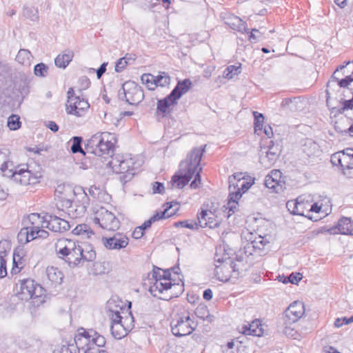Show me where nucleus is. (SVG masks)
I'll return each instance as SVG.
<instances>
[{"mask_svg": "<svg viewBox=\"0 0 353 353\" xmlns=\"http://www.w3.org/2000/svg\"><path fill=\"white\" fill-rule=\"evenodd\" d=\"M341 159H342V152H339L334 153L331 157V162L335 165H340L341 167H342V161H341Z\"/></svg>", "mask_w": 353, "mask_h": 353, "instance_id": "56", "label": "nucleus"}, {"mask_svg": "<svg viewBox=\"0 0 353 353\" xmlns=\"http://www.w3.org/2000/svg\"><path fill=\"white\" fill-rule=\"evenodd\" d=\"M57 207L72 219L83 216L89 205V199L83 192L76 194L70 187L59 185L55 190Z\"/></svg>", "mask_w": 353, "mask_h": 353, "instance_id": "2", "label": "nucleus"}, {"mask_svg": "<svg viewBox=\"0 0 353 353\" xmlns=\"http://www.w3.org/2000/svg\"><path fill=\"white\" fill-rule=\"evenodd\" d=\"M299 198L296 200L288 201L286 203V208L288 211L292 214L296 215L297 205H298Z\"/></svg>", "mask_w": 353, "mask_h": 353, "instance_id": "54", "label": "nucleus"}, {"mask_svg": "<svg viewBox=\"0 0 353 353\" xmlns=\"http://www.w3.org/2000/svg\"><path fill=\"white\" fill-rule=\"evenodd\" d=\"M67 98H68L67 103H71L72 101H74L80 97L75 96L74 91L73 88H70L67 92Z\"/></svg>", "mask_w": 353, "mask_h": 353, "instance_id": "59", "label": "nucleus"}, {"mask_svg": "<svg viewBox=\"0 0 353 353\" xmlns=\"http://www.w3.org/2000/svg\"><path fill=\"white\" fill-rule=\"evenodd\" d=\"M141 81L150 90H154L156 87V76L151 74H143L141 76Z\"/></svg>", "mask_w": 353, "mask_h": 353, "instance_id": "39", "label": "nucleus"}, {"mask_svg": "<svg viewBox=\"0 0 353 353\" xmlns=\"http://www.w3.org/2000/svg\"><path fill=\"white\" fill-rule=\"evenodd\" d=\"M117 139L114 134L103 132L92 135L88 145L92 148V152L96 155L103 156L113 151Z\"/></svg>", "mask_w": 353, "mask_h": 353, "instance_id": "8", "label": "nucleus"}, {"mask_svg": "<svg viewBox=\"0 0 353 353\" xmlns=\"http://www.w3.org/2000/svg\"><path fill=\"white\" fill-rule=\"evenodd\" d=\"M90 108V104L84 99H77L71 103H66V112L68 114L77 117H83Z\"/></svg>", "mask_w": 353, "mask_h": 353, "instance_id": "24", "label": "nucleus"}, {"mask_svg": "<svg viewBox=\"0 0 353 353\" xmlns=\"http://www.w3.org/2000/svg\"><path fill=\"white\" fill-rule=\"evenodd\" d=\"M41 174L40 172H32L30 170V166L26 165V168H17L14 171L12 168L8 170V175L7 177H12V179L17 183L22 185H28L30 184H35L39 182Z\"/></svg>", "mask_w": 353, "mask_h": 353, "instance_id": "14", "label": "nucleus"}, {"mask_svg": "<svg viewBox=\"0 0 353 353\" xmlns=\"http://www.w3.org/2000/svg\"><path fill=\"white\" fill-rule=\"evenodd\" d=\"M102 242L105 248L108 250H121L128 245L129 239L123 234L116 233L112 237H103Z\"/></svg>", "mask_w": 353, "mask_h": 353, "instance_id": "22", "label": "nucleus"}, {"mask_svg": "<svg viewBox=\"0 0 353 353\" xmlns=\"http://www.w3.org/2000/svg\"><path fill=\"white\" fill-rule=\"evenodd\" d=\"M32 58L33 57L30 50L20 49L16 57V61L21 65H30Z\"/></svg>", "mask_w": 353, "mask_h": 353, "instance_id": "36", "label": "nucleus"}, {"mask_svg": "<svg viewBox=\"0 0 353 353\" xmlns=\"http://www.w3.org/2000/svg\"><path fill=\"white\" fill-rule=\"evenodd\" d=\"M130 307L131 303H129L127 308L123 301H117L113 299H110L106 305L108 315L110 319L122 318L124 316H128V314L132 315L129 310Z\"/></svg>", "mask_w": 353, "mask_h": 353, "instance_id": "17", "label": "nucleus"}, {"mask_svg": "<svg viewBox=\"0 0 353 353\" xmlns=\"http://www.w3.org/2000/svg\"><path fill=\"white\" fill-rule=\"evenodd\" d=\"M143 232L142 228L137 227L132 232V237L135 239H139L143 236Z\"/></svg>", "mask_w": 353, "mask_h": 353, "instance_id": "62", "label": "nucleus"}, {"mask_svg": "<svg viewBox=\"0 0 353 353\" xmlns=\"http://www.w3.org/2000/svg\"><path fill=\"white\" fill-rule=\"evenodd\" d=\"M20 289L21 299L23 300L27 301L39 297L42 295V287L32 279L22 281Z\"/></svg>", "mask_w": 353, "mask_h": 353, "instance_id": "16", "label": "nucleus"}, {"mask_svg": "<svg viewBox=\"0 0 353 353\" xmlns=\"http://www.w3.org/2000/svg\"><path fill=\"white\" fill-rule=\"evenodd\" d=\"M220 223L221 221L217 219L216 216L210 211L208 213L206 227L214 229L218 228L220 225Z\"/></svg>", "mask_w": 353, "mask_h": 353, "instance_id": "47", "label": "nucleus"}, {"mask_svg": "<svg viewBox=\"0 0 353 353\" xmlns=\"http://www.w3.org/2000/svg\"><path fill=\"white\" fill-rule=\"evenodd\" d=\"M241 72V64L239 65H230L223 72V77L228 79H231L234 76L237 75Z\"/></svg>", "mask_w": 353, "mask_h": 353, "instance_id": "40", "label": "nucleus"}, {"mask_svg": "<svg viewBox=\"0 0 353 353\" xmlns=\"http://www.w3.org/2000/svg\"><path fill=\"white\" fill-rule=\"evenodd\" d=\"M25 227L18 234L20 243H26L36 239H46L49 234L44 230L48 228L47 214L41 216L38 213L30 214L24 221Z\"/></svg>", "mask_w": 353, "mask_h": 353, "instance_id": "4", "label": "nucleus"}, {"mask_svg": "<svg viewBox=\"0 0 353 353\" xmlns=\"http://www.w3.org/2000/svg\"><path fill=\"white\" fill-rule=\"evenodd\" d=\"M176 101L177 100L174 97H171L170 94L164 99L158 100L157 112L165 116L168 113L170 106L176 103Z\"/></svg>", "mask_w": 353, "mask_h": 353, "instance_id": "31", "label": "nucleus"}, {"mask_svg": "<svg viewBox=\"0 0 353 353\" xmlns=\"http://www.w3.org/2000/svg\"><path fill=\"white\" fill-rule=\"evenodd\" d=\"M353 322V316H350V318H337L334 323V325L336 327H340L343 325H347L349 323H351Z\"/></svg>", "mask_w": 353, "mask_h": 353, "instance_id": "52", "label": "nucleus"}, {"mask_svg": "<svg viewBox=\"0 0 353 353\" xmlns=\"http://www.w3.org/2000/svg\"><path fill=\"white\" fill-rule=\"evenodd\" d=\"M55 250L60 258L63 259L70 266L79 264L81 245L75 240L60 239L55 244Z\"/></svg>", "mask_w": 353, "mask_h": 353, "instance_id": "6", "label": "nucleus"}, {"mask_svg": "<svg viewBox=\"0 0 353 353\" xmlns=\"http://www.w3.org/2000/svg\"><path fill=\"white\" fill-rule=\"evenodd\" d=\"M259 321H253L249 325H243L241 328V333L245 335H252L260 336L263 334V332L261 327Z\"/></svg>", "mask_w": 353, "mask_h": 353, "instance_id": "30", "label": "nucleus"}, {"mask_svg": "<svg viewBox=\"0 0 353 353\" xmlns=\"http://www.w3.org/2000/svg\"><path fill=\"white\" fill-rule=\"evenodd\" d=\"M82 138L81 137H73L71 139L72 145L71 146V151L72 153L81 152L85 154L84 151L81 148Z\"/></svg>", "mask_w": 353, "mask_h": 353, "instance_id": "44", "label": "nucleus"}, {"mask_svg": "<svg viewBox=\"0 0 353 353\" xmlns=\"http://www.w3.org/2000/svg\"><path fill=\"white\" fill-rule=\"evenodd\" d=\"M170 83V77L168 74L163 72L156 77V85L157 86L164 87Z\"/></svg>", "mask_w": 353, "mask_h": 353, "instance_id": "43", "label": "nucleus"}, {"mask_svg": "<svg viewBox=\"0 0 353 353\" xmlns=\"http://www.w3.org/2000/svg\"><path fill=\"white\" fill-rule=\"evenodd\" d=\"M12 163L9 161L7 153L3 151H0V170L3 176L8 175V170L12 168Z\"/></svg>", "mask_w": 353, "mask_h": 353, "instance_id": "35", "label": "nucleus"}, {"mask_svg": "<svg viewBox=\"0 0 353 353\" xmlns=\"http://www.w3.org/2000/svg\"><path fill=\"white\" fill-rule=\"evenodd\" d=\"M102 269H103V266H102L101 263H100V262L94 263L93 274L97 275V274H101L104 273V271Z\"/></svg>", "mask_w": 353, "mask_h": 353, "instance_id": "64", "label": "nucleus"}, {"mask_svg": "<svg viewBox=\"0 0 353 353\" xmlns=\"http://www.w3.org/2000/svg\"><path fill=\"white\" fill-rule=\"evenodd\" d=\"M127 65L128 62L124 57L119 59L116 63L115 71L117 72H121L126 67Z\"/></svg>", "mask_w": 353, "mask_h": 353, "instance_id": "55", "label": "nucleus"}, {"mask_svg": "<svg viewBox=\"0 0 353 353\" xmlns=\"http://www.w3.org/2000/svg\"><path fill=\"white\" fill-rule=\"evenodd\" d=\"M119 97L130 105H137L143 101L144 94L138 84L134 81H128L123 84L121 90L119 92Z\"/></svg>", "mask_w": 353, "mask_h": 353, "instance_id": "13", "label": "nucleus"}, {"mask_svg": "<svg viewBox=\"0 0 353 353\" xmlns=\"http://www.w3.org/2000/svg\"><path fill=\"white\" fill-rule=\"evenodd\" d=\"M243 174L241 172L235 173L228 178L229 200L227 208L229 212L234 213L238 206V200L241 197V185L243 182Z\"/></svg>", "mask_w": 353, "mask_h": 353, "instance_id": "11", "label": "nucleus"}, {"mask_svg": "<svg viewBox=\"0 0 353 353\" xmlns=\"http://www.w3.org/2000/svg\"><path fill=\"white\" fill-rule=\"evenodd\" d=\"M265 157H261V162L265 166H271L279 157V150L278 148H274L272 141H270L268 149L265 152Z\"/></svg>", "mask_w": 353, "mask_h": 353, "instance_id": "28", "label": "nucleus"}, {"mask_svg": "<svg viewBox=\"0 0 353 353\" xmlns=\"http://www.w3.org/2000/svg\"><path fill=\"white\" fill-rule=\"evenodd\" d=\"M8 126L11 130H16L20 128V117L17 114H12L8 119Z\"/></svg>", "mask_w": 353, "mask_h": 353, "instance_id": "42", "label": "nucleus"}, {"mask_svg": "<svg viewBox=\"0 0 353 353\" xmlns=\"http://www.w3.org/2000/svg\"><path fill=\"white\" fill-rule=\"evenodd\" d=\"M78 353H108L101 349L105 344V339L93 330L81 328L74 338Z\"/></svg>", "mask_w": 353, "mask_h": 353, "instance_id": "5", "label": "nucleus"}, {"mask_svg": "<svg viewBox=\"0 0 353 353\" xmlns=\"http://www.w3.org/2000/svg\"><path fill=\"white\" fill-rule=\"evenodd\" d=\"M152 280L153 281L149 290L153 296L160 299L168 300L174 296H177V293L174 292L176 288H179V292L183 291V285L172 283L170 270L165 271L158 268L154 269Z\"/></svg>", "mask_w": 353, "mask_h": 353, "instance_id": "3", "label": "nucleus"}, {"mask_svg": "<svg viewBox=\"0 0 353 353\" xmlns=\"http://www.w3.org/2000/svg\"><path fill=\"white\" fill-rule=\"evenodd\" d=\"M350 63V61H347L345 65L338 66L328 81L326 89L327 105H330V101L331 98L339 88H347L350 83L353 81V75L348 74V72L345 71L346 66Z\"/></svg>", "mask_w": 353, "mask_h": 353, "instance_id": "7", "label": "nucleus"}, {"mask_svg": "<svg viewBox=\"0 0 353 353\" xmlns=\"http://www.w3.org/2000/svg\"><path fill=\"white\" fill-rule=\"evenodd\" d=\"M48 72V67L43 63L37 64L34 68V74L37 77H45L47 76Z\"/></svg>", "mask_w": 353, "mask_h": 353, "instance_id": "45", "label": "nucleus"}, {"mask_svg": "<svg viewBox=\"0 0 353 353\" xmlns=\"http://www.w3.org/2000/svg\"><path fill=\"white\" fill-rule=\"evenodd\" d=\"M243 182L244 183H242V184L241 185V194L247 192L252 185V183L248 181V179H245V177H243Z\"/></svg>", "mask_w": 353, "mask_h": 353, "instance_id": "63", "label": "nucleus"}, {"mask_svg": "<svg viewBox=\"0 0 353 353\" xmlns=\"http://www.w3.org/2000/svg\"><path fill=\"white\" fill-rule=\"evenodd\" d=\"M324 230L330 234H341L353 236V222L350 218L343 217L338 221L336 225Z\"/></svg>", "mask_w": 353, "mask_h": 353, "instance_id": "23", "label": "nucleus"}, {"mask_svg": "<svg viewBox=\"0 0 353 353\" xmlns=\"http://www.w3.org/2000/svg\"><path fill=\"white\" fill-rule=\"evenodd\" d=\"M72 233L75 235H82L88 239H90L94 235L93 231L85 224H79L72 230Z\"/></svg>", "mask_w": 353, "mask_h": 353, "instance_id": "37", "label": "nucleus"}, {"mask_svg": "<svg viewBox=\"0 0 353 353\" xmlns=\"http://www.w3.org/2000/svg\"><path fill=\"white\" fill-rule=\"evenodd\" d=\"M172 334L176 336H183L190 334L196 327V324L190 318L188 312L177 315L171 322Z\"/></svg>", "mask_w": 353, "mask_h": 353, "instance_id": "12", "label": "nucleus"}, {"mask_svg": "<svg viewBox=\"0 0 353 353\" xmlns=\"http://www.w3.org/2000/svg\"><path fill=\"white\" fill-rule=\"evenodd\" d=\"M210 212L209 210H202L198 214H197V221L196 225L198 229L199 228H203L206 227L207 221H208V213Z\"/></svg>", "mask_w": 353, "mask_h": 353, "instance_id": "41", "label": "nucleus"}, {"mask_svg": "<svg viewBox=\"0 0 353 353\" xmlns=\"http://www.w3.org/2000/svg\"><path fill=\"white\" fill-rule=\"evenodd\" d=\"M174 226L176 228L182 227L187 228L190 230H198L196 221L194 220H185L174 223Z\"/></svg>", "mask_w": 353, "mask_h": 353, "instance_id": "46", "label": "nucleus"}, {"mask_svg": "<svg viewBox=\"0 0 353 353\" xmlns=\"http://www.w3.org/2000/svg\"><path fill=\"white\" fill-rule=\"evenodd\" d=\"M195 314L197 317L202 319H208L210 318L208 310L205 305H199L196 308Z\"/></svg>", "mask_w": 353, "mask_h": 353, "instance_id": "50", "label": "nucleus"}, {"mask_svg": "<svg viewBox=\"0 0 353 353\" xmlns=\"http://www.w3.org/2000/svg\"><path fill=\"white\" fill-rule=\"evenodd\" d=\"M72 57L73 54L70 51L66 53L60 54L56 57L54 63L58 68H65L72 61Z\"/></svg>", "mask_w": 353, "mask_h": 353, "instance_id": "34", "label": "nucleus"}, {"mask_svg": "<svg viewBox=\"0 0 353 353\" xmlns=\"http://www.w3.org/2000/svg\"><path fill=\"white\" fill-rule=\"evenodd\" d=\"M95 224H98L103 230L115 231L120 227V222L116 216L103 207L95 206L93 208Z\"/></svg>", "mask_w": 353, "mask_h": 353, "instance_id": "10", "label": "nucleus"}, {"mask_svg": "<svg viewBox=\"0 0 353 353\" xmlns=\"http://www.w3.org/2000/svg\"><path fill=\"white\" fill-rule=\"evenodd\" d=\"M265 185L275 192H283L285 189V183L282 179V173L279 170H273L265 176Z\"/></svg>", "mask_w": 353, "mask_h": 353, "instance_id": "21", "label": "nucleus"}, {"mask_svg": "<svg viewBox=\"0 0 353 353\" xmlns=\"http://www.w3.org/2000/svg\"><path fill=\"white\" fill-rule=\"evenodd\" d=\"M302 274L299 272L292 273L288 276V281H283V283H291L292 284H297L302 279Z\"/></svg>", "mask_w": 353, "mask_h": 353, "instance_id": "51", "label": "nucleus"}, {"mask_svg": "<svg viewBox=\"0 0 353 353\" xmlns=\"http://www.w3.org/2000/svg\"><path fill=\"white\" fill-rule=\"evenodd\" d=\"M153 193L163 194L164 191L163 184L159 182H155L152 188Z\"/></svg>", "mask_w": 353, "mask_h": 353, "instance_id": "60", "label": "nucleus"}, {"mask_svg": "<svg viewBox=\"0 0 353 353\" xmlns=\"http://www.w3.org/2000/svg\"><path fill=\"white\" fill-rule=\"evenodd\" d=\"M305 312L304 305L300 301H294L284 312L283 324L292 325L298 321Z\"/></svg>", "mask_w": 353, "mask_h": 353, "instance_id": "18", "label": "nucleus"}, {"mask_svg": "<svg viewBox=\"0 0 353 353\" xmlns=\"http://www.w3.org/2000/svg\"><path fill=\"white\" fill-rule=\"evenodd\" d=\"M205 147L206 145H204L201 148H193L187 155L186 159L181 162L179 174H175L172 179L173 186L182 188L194 176L190 187L192 188L198 187V184L201 183L200 173L202 170L200 162Z\"/></svg>", "mask_w": 353, "mask_h": 353, "instance_id": "1", "label": "nucleus"}, {"mask_svg": "<svg viewBox=\"0 0 353 353\" xmlns=\"http://www.w3.org/2000/svg\"><path fill=\"white\" fill-rule=\"evenodd\" d=\"M224 21L230 28L241 33L248 32L246 23L239 17L234 14H228L224 17Z\"/></svg>", "mask_w": 353, "mask_h": 353, "instance_id": "26", "label": "nucleus"}, {"mask_svg": "<svg viewBox=\"0 0 353 353\" xmlns=\"http://www.w3.org/2000/svg\"><path fill=\"white\" fill-rule=\"evenodd\" d=\"M309 205V203H304L303 199L301 196H299L297 205L296 215L307 216V214H306L305 212H307L306 210H307V207Z\"/></svg>", "mask_w": 353, "mask_h": 353, "instance_id": "48", "label": "nucleus"}, {"mask_svg": "<svg viewBox=\"0 0 353 353\" xmlns=\"http://www.w3.org/2000/svg\"><path fill=\"white\" fill-rule=\"evenodd\" d=\"M45 126L54 132H57L59 128L58 125L54 121H46Z\"/></svg>", "mask_w": 353, "mask_h": 353, "instance_id": "61", "label": "nucleus"}, {"mask_svg": "<svg viewBox=\"0 0 353 353\" xmlns=\"http://www.w3.org/2000/svg\"><path fill=\"white\" fill-rule=\"evenodd\" d=\"M81 256L79 259V263L81 261H93L96 258V252L94 250L92 246L90 245H86L84 248L81 245Z\"/></svg>", "mask_w": 353, "mask_h": 353, "instance_id": "33", "label": "nucleus"}, {"mask_svg": "<svg viewBox=\"0 0 353 353\" xmlns=\"http://www.w3.org/2000/svg\"><path fill=\"white\" fill-rule=\"evenodd\" d=\"M343 174L348 179H353V165L341 167Z\"/></svg>", "mask_w": 353, "mask_h": 353, "instance_id": "58", "label": "nucleus"}, {"mask_svg": "<svg viewBox=\"0 0 353 353\" xmlns=\"http://www.w3.org/2000/svg\"><path fill=\"white\" fill-rule=\"evenodd\" d=\"M48 229L54 232H64L70 230V224L65 216L59 212V216L47 214Z\"/></svg>", "mask_w": 353, "mask_h": 353, "instance_id": "19", "label": "nucleus"}, {"mask_svg": "<svg viewBox=\"0 0 353 353\" xmlns=\"http://www.w3.org/2000/svg\"><path fill=\"white\" fill-rule=\"evenodd\" d=\"M349 125L350 120L347 118H341L335 123L334 128L338 132L347 134Z\"/></svg>", "mask_w": 353, "mask_h": 353, "instance_id": "38", "label": "nucleus"}, {"mask_svg": "<svg viewBox=\"0 0 353 353\" xmlns=\"http://www.w3.org/2000/svg\"><path fill=\"white\" fill-rule=\"evenodd\" d=\"M192 82L190 79H186L183 81H179L176 87L170 92L171 97L178 100L181 98L183 94L187 92L190 88Z\"/></svg>", "mask_w": 353, "mask_h": 353, "instance_id": "29", "label": "nucleus"}, {"mask_svg": "<svg viewBox=\"0 0 353 353\" xmlns=\"http://www.w3.org/2000/svg\"><path fill=\"white\" fill-rule=\"evenodd\" d=\"M46 283L50 285H57L61 283L63 274L57 268L51 266L46 270Z\"/></svg>", "mask_w": 353, "mask_h": 353, "instance_id": "27", "label": "nucleus"}, {"mask_svg": "<svg viewBox=\"0 0 353 353\" xmlns=\"http://www.w3.org/2000/svg\"><path fill=\"white\" fill-rule=\"evenodd\" d=\"M253 115L254 117V128L255 130H261L263 128L264 122V117L261 113L254 111Z\"/></svg>", "mask_w": 353, "mask_h": 353, "instance_id": "49", "label": "nucleus"}, {"mask_svg": "<svg viewBox=\"0 0 353 353\" xmlns=\"http://www.w3.org/2000/svg\"><path fill=\"white\" fill-rule=\"evenodd\" d=\"M309 332H310V329H305L304 331H299L296 330L294 327H291V325H285L283 330L284 334L288 337L298 340L305 336Z\"/></svg>", "mask_w": 353, "mask_h": 353, "instance_id": "32", "label": "nucleus"}, {"mask_svg": "<svg viewBox=\"0 0 353 353\" xmlns=\"http://www.w3.org/2000/svg\"><path fill=\"white\" fill-rule=\"evenodd\" d=\"M108 165L112 168L113 172L117 174H124L122 180L125 181L131 179L134 174L135 162L130 157H124L121 154H116L111 157V160Z\"/></svg>", "mask_w": 353, "mask_h": 353, "instance_id": "9", "label": "nucleus"}, {"mask_svg": "<svg viewBox=\"0 0 353 353\" xmlns=\"http://www.w3.org/2000/svg\"><path fill=\"white\" fill-rule=\"evenodd\" d=\"M172 203L173 202L167 203L166 208L163 211L157 212L150 219L145 221L141 225H140V227L145 230L150 228L152 223L156 221L166 219L174 214L178 210L179 207L177 203H174V205Z\"/></svg>", "mask_w": 353, "mask_h": 353, "instance_id": "20", "label": "nucleus"}, {"mask_svg": "<svg viewBox=\"0 0 353 353\" xmlns=\"http://www.w3.org/2000/svg\"><path fill=\"white\" fill-rule=\"evenodd\" d=\"M111 333L117 339H121L127 335L128 332L134 327V317L132 315L124 316L122 318L110 319Z\"/></svg>", "mask_w": 353, "mask_h": 353, "instance_id": "15", "label": "nucleus"}, {"mask_svg": "<svg viewBox=\"0 0 353 353\" xmlns=\"http://www.w3.org/2000/svg\"><path fill=\"white\" fill-rule=\"evenodd\" d=\"M342 167H348L353 165V157H347L344 155V152H342Z\"/></svg>", "mask_w": 353, "mask_h": 353, "instance_id": "57", "label": "nucleus"}, {"mask_svg": "<svg viewBox=\"0 0 353 353\" xmlns=\"http://www.w3.org/2000/svg\"><path fill=\"white\" fill-rule=\"evenodd\" d=\"M269 243V241L265 237L259 236L246 244L245 247V253H248L250 255L253 254V252L260 254L261 252L265 249V247Z\"/></svg>", "mask_w": 353, "mask_h": 353, "instance_id": "25", "label": "nucleus"}, {"mask_svg": "<svg viewBox=\"0 0 353 353\" xmlns=\"http://www.w3.org/2000/svg\"><path fill=\"white\" fill-rule=\"evenodd\" d=\"M263 33L256 28H253L251 30L250 35L249 36V40L252 43H256L259 41L262 37Z\"/></svg>", "mask_w": 353, "mask_h": 353, "instance_id": "53", "label": "nucleus"}]
</instances>
